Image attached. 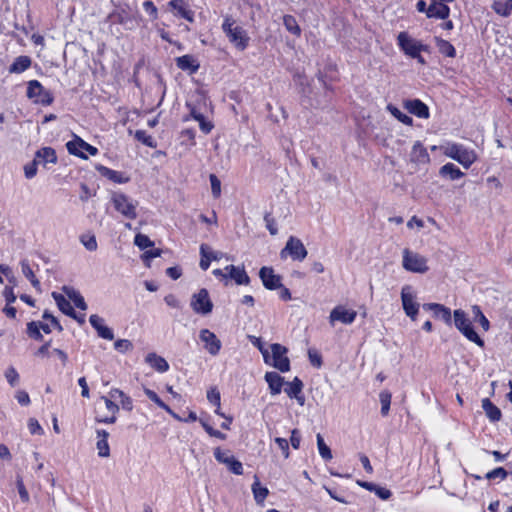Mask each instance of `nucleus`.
Instances as JSON below:
<instances>
[{
    "label": "nucleus",
    "mask_w": 512,
    "mask_h": 512,
    "mask_svg": "<svg viewBox=\"0 0 512 512\" xmlns=\"http://www.w3.org/2000/svg\"><path fill=\"white\" fill-rule=\"evenodd\" d=\"M112 399L113 398H111L110 396L109 397H106V396L101 397V400L104 401V404H105L108 412H110L111 414H117V412L119 411V406L116 403H114L112 401Z\"/></svg>",
    "instance_id": "338daca9"
},
{
    "label": "nucleus",
    "mask_w": 512,
    "mask_h": 512,
    "mask_svg": "<svg viewBox=\"0 0 512 512\" xmlns=\"http://www.w3.org/2000/svg\"><path fill=\"white\" fill-rule=\"evenodd\" d=\"M212 195L214 198H218L221 195V182L215 174H210L209 176Z\"/></svg>",
    "instance_id": "5fc2aeb1"
},
{
    "label": "nucleus",
    "mask_w": 512,
    "mask_h": 512,
    "mask_svg": "<svg viewBox=\"0 0 512 512\" xmlns=\"http://www.w3.org/2000/svg\"><path fill=\"white\" fill-rule=\"evenodd\" d=\"M357 316V312L353 309H347L343 305H338L332 309L329 315V323L333 326L335 322L343 324H352Z\"/></svg>",
    "instance_id": "ddd939ff"
},
{
    "label": "nucleus",
    "mask_w": 512,
    "mask_h": 512,
    "mask_svg": "<svg viewBox=\"0 0 512 512\" xmlns=\"http://www.w3.org/2000/svg\"><path fill=\"white\" fill-rule=\"evenodd\" d=\"M80 242L88 251H96L98 248L97 240L93 233L82 234L80 236Z\"/></svg>",
    "instance_id": "c03bdc74"
},
{
    "label": "nucleus",
    "mask_w": 512,
    "mask_h": 512,
    "mask_svg": "<svg viewBox=\"0 0 512 512\" xmlns=\"http://www.w3.org/2000/svg\"><path fill=\"white\" fill-rule=\"evenodd\" d=\"M259 276L265 288L269 290H275L282 287L280 276L276 275L272 268L262 267L260 269Z\"/></svg>",
    "instance_id": "dca6fc26"
},
{
    "label": "nucleus",
    "mask_w": 512,
    "mask_h": 512,
    "mask_svg": "<svg viewBox=\"0 0 512 512\" xmlns=\"http://www.w3.org/2000/svg\"><path fill=\"white\" fill-rule=\"evenodd\" d=\"M493 9L501 16H508L512 10V0H495Z\"/></svg>",
    "instance_id": "37998d69"
},
{
    "label": "nucleus",
    "mask_w": 512,
    "mask_h": 512,
    "mask_svg": "<svg viewBox=\"0 0 512 512\" xmlns=\"http://www.w3.org/2000/svg\"><path fill=\"white\" fill-rule=\"evenodd\" d=\"M439 174L450 180H458L464 176V173L453 163L443 165L439 170Z\"/></svg>",
    "instance_id": "7c9ffc66"
},
{
    "label": "nucleus",
    "mask_w": 512,
    "mask_h": 512,
    "mask_svg": "<svg viewBox=\"0 0 512 512\" xmlns=\"http://www.w3.org/2000/svg\"><path fill=\"white\" fill-rule=\"evenodd\" d=\"M271 352L272 354L270 355V363L268 364L280 370L281 372L289 371L290 361L286 356L287 349L278 343H274L271 345Z\"/></svg>",
    "instance_id": "9d476101"
},
{
    "label": "nucleus",
    "mask_w": 512,
    "mask_h": 512,
    "mask_svg": "<svg viewBox=\"0 0 512 512\" xmlns=\"http://www.w3.org/2000/svg\"><path fill=\"white\" fill-rule=\"evenodd\" d=\"M307 249L302 241L294 236H290L286 242L285 247L281 250V258L289 255L293 260L303 261L307 256Z\"/></svg>",
    "instance_id": "423d86ee"
},
{
    "label": "nucleus",
    "mask_w": 512,
    "mask_h": 512,
    "mask_svg": "<svg viewBox=\"0 0 512 512\" xmlns=\"http://www.w3.org/2000/svg\"><path fill=\"white\" fill-rule=\"evenodd\" d=\"M21 271L23 275L30 281L31 285L38 291L41 290V285L39 280L36 278L28 260L23 259L20 262Z\"/></svg>",
    "instance_id": "72a5a7b5"
},
{
    "label": "nucleus",
    "mask_w": 512,
    "mask_h": 512,
    "mask_svg": "<svg viewBox=\"0 0 512 512\" xmlns=\"http://www.w3.org/2000/svg\"><path fill=\"white\" fill-rule=\"evenodd\" d=\"M66 147L70 154L76 155L83 159H87V156L84 154V151L88 152L92 156L98 153V149L96 147L86 143L80 137H75L74 140L69 141L66 144Z\"/></svg>",
    "instance_id": "4468645a"
},
{
    "label": "nucleus",
    "mask_w": 512,
    "mask_h": 512,
    "mask_svg": "<svg viewBox=\"0 0 512 512\" xmlns=\"http://www.w3.org/2000/svg\"><path fill=\"white\" fill-rule=\"evenodd\" d=\"M134 243L140 249H146L148 247L153 246V242L149 239L148 236L144 234H137L134 239Z\"/></svg>",
    "instance_id": "6e6d98bb"
},
{
    "label": "nucleus",
    "mask_w": 512,
    "mask_h": 512,
    "mask_svg": "<svg viewBox=\"0 0 512 512\" xmlns=\"http://www.w3.org/2000/svg\"><path fill=\"white\" fill-rule=\"evenodd\" d=\"M265 380L269 385L271 394L277 395L281 392L284 379L278 373L267 372L265 374Z\"/></svg>",
    "instance_id": "c85d7f7f"
},
{
    "label": "nucleus",
    "mask_w": 512,
    "mask_h": 512,
    "mask_svg": "<svg viewBox=\"0 0 512 512\" xmlns=\"http://www.w3.org/2000/svg\"><path fill=\"white\" fill-rule=\"evenodd\" d=\"M402 266L405 270L413 273L424 274L429 270L427 259L407 248L403 250Z\"/></svg>",
    "instance_id": "39448f33"
},
{
    "label": "nucleus",
    "mask_w": 512,
    "mask_h": 512,
    "mask_svg": "<svg viewBox=\"0 0 512 512\" xmlns=\"http://www.w3.org/2000/svg\"><path fill=\"white\" fill-rule=\"evenodd\" d=\"M207 399L209 400V402H211L212 404H214L216 407H220V401H221V397H220V392L216 389V388H211L208 392H207Z\"/></svg>",
    "instance_id": "0e129e2a"
},
{
    "label": "nucleus",
    "mask_w": 512,
    "mask_h": 512,
    "mask_svg": "<svg viewBox=\"0 0 512 512\" xmlns=\"http://www.w3.org/2000/svg\"><path fill=\"white\" fill-rule=\"evenodd\" d=\"M176 65L183 71H188L190 74L197 72L200 65L192 55H183L176 58Z\"/></svg>",
    "instance_id": "393cba45"
},
{
    "label": "nucleus",
    "mask_w": 512,
    "mask_h": 512,
    "mask_svg": "<svg viewBox=\"0 0 512 512\" xmlns=\"http://www.w3.org/2000/svg\"><path fill=\"white\" fill-rule=\"evenodd\" d=\"M199 338L204 343L205 350L212 356H216L222 347V343L215 333L209 329H201Z\"/></svg>",
    "instance_id": "2eb2a0df"
},
{
    "label": "nucleus",
    "mask_w": 512,
    "mask_h": 512,
    "mask_svg": "<svg viewBox=\"0 0 512 512\" xmlns=\"http://www.w3.org/2000/svg\"><path fill=\"white\" fill-rule=\"evenodd\" d=\"M5 377L11 386H16L19 381V374L15 368L9 367L5 372Z\"/></svg>",
    "instance_id": "bf43d9fd"
},
{
    "label": "nucleus",
    "mask_w": 512,
    "mask_h": 512,
    "mask_svg": "<svg viewBox=\"0 0 512 512\" xmlns=\"http://www.w3.org/2000/svg\"><path fill=\"white\" fill-rule=\"evenodd\" d=\"M109 18L118 24L124 25L129 29L133 28V20L125 13L124 10L114 12L109 15Z\"/></svg>",
    "instance_id": "79ce46f5"
},
{
    "label": "nucleus",
    "mask_w": 512,
    "mask_h": 512,
    "mask_svg": "<svg viewBox=\"0 0 512 512\" xmlns=\"http://www.w3.org/2000/svg\"><path fill=\"white\" fill-rule=\"evenodd\" d=\"M283 24L290 33L296 36H299L301 34V29L293 16L285 15L283 17Z\"/></svg>",
    "instance_id": "49530a36"
},
{
    "label": "nucleus",
    "mask_w": 512,
    "mask_h": 512,
    "mask_svg": "<svg viewBox=\"0 0 512 512\" xmlns=\"http://www.w3.org/2000/svg\"><path fill=\"white\" fill-rule=\"evenodd\" d=\"M303 389V383L298 378L295 377L292 382L288 383L287 387L285 388V392L290 398H295L297 402L302 406L305 402V397L302 394Z\"/></svg>",
    "instance_id": "4be33fe9"
},
{
    "label": "nucleus",
    "mask_w": 512,
    "mask_h": 512,
    "mask_svg": "<svg viewBox=\"0 0 512 512\" xmlns=\"http://www.w3.org/2000/svg\"><path fill=\"white\" fill-rule=\"evenodd\" d=\"M264 221L266 223V228L269 230L270 234L276 235L278 233V228L275 219L271 217L270 213L265 214Z\"/></svg>",
    "instance_id": "e2e57ef3"
},
{
    "label": "nucleus",
    "mask_w": 512,
    "mask_h": 512,
    "mask_svg": "<svg viewBox=\"0 0 512 512\" xmlns=\"http://www.w3.org/2000/svg\"><path fill=\"white\" fill-rule=\"evenodd\" d=\"M249 339L252 342V344L260 350V352L263 355L265 363H270V354L268 350L264 347L261 339L255 336H249Z\"/></svg>",
    "instance_id": "864d4df0"
},
{
    "label": "nucleus",
    "mask_w": 512,
    "mask_h": 512,
    "mask_svg": "<svg viewBox=\"0 0 512 512\" xmlns=\"http://www.w3.org/2000/svg\"><path fill=\"white\" fill-rule=\"evenodd\" d=\"M507 475H508V473L504 468L498 467V468H495L492 471L488 472L486 474V478L488 480L496 479V478H500L501 480H504L507 477Z\"/></svg>",
    "instance_id": "052dcab7"
},
{
    "label": "nucleus",
    "mask_w": 512,
    "mask_h": 512,
    "mask_svg": "<svg viewBox=\"0 0 512 512\" xmlns=\"http://www.w3.org/2000/svg\"><path fill=\"white\" fill-rule=\"evenodd\" d=\"M435 43H436V46L441 54L448 56V57H455L456 50L450 42H448L442 38L435 37Z\"/></svg>",
    "instance_id": "a19ab883"
},
{
    "label": "nucleus",
    "mask_w": 512,
    "mask_h": 512,
    "mask_svg": "<svg viewBox=\"0 0 512 512\" xmlns=\"http://www.w3.org/2000/svg\"><path fill=\"white\" fill-rule=\"evenodd\" d=\"M398 45L408 56H418L421 51H427V46L412 38L407 32H400L397 37Z\"/></svg>",
    "instance_id": "6e6552de"
},
{
    "label": "nucleus",
    "mask_w": 512,
    "mask_h": 512,
    "mask_svg": "<svg viewBox=\"0 0 512 512\" xmlns=\"http://www.w3.org/2000/svg\"><path fill=\"white\" fill-rule=\"evenodd\" d=\"M169 7L177 11V14L189 22L194 21V13L188 9L186 3L183 0H172L169 2Z\"/></svg>",
    "instance_id": "bb28decb"
},
{
    "label": "nucleus",
    "mask_w": 512,
    "mask_h": 512,
    "mask_svg": "<svg viewBox=\"0 0 512 512\" xmlns=\"http://www.w3.org/2000/svg\"><path fill=\"white\" fill-rule=\"evenodd\" d=\"M16 485H17L18 493L20 495L21 500L24 503L29 502V499H30L29 493H28V491L25 488V485H24L22 477L17 476Z\"/></svg>",
    "instance_id": "4d7b16f0"
},
{
    "label": "nucleus",
    "mask_w": 512,
    "mask_h": 512,
    "mask_svg": "<svg viewBox=\"0 0 512 512\" xmlns=\"http://www.w3.org/2000/svg\"><path fill=\"white\" fill-rule=\"evenodd\" d=\"M410 162L416 166L426 165L430 162V156L426 148L419 141L415 142L412 147Z\"/></svg>",
    "instance_id": "f3484780"
},
{
    "label": "nucleus",
    "mask_w": 512,
    "mask_h": 512,
    "mask_svg": "<svg viewBox=\"0 0 512 512\" xmlns=\"http://www.w3.org/2000/svg\"><path fill=\"white\" fill-rule=\"evenodd\" d=\"M225 271H227L228 279L234 280L238 285H247L250 282L244 267L228 265L225 267Z\"/></svg>",
    "instance_id": "412c9836"
},
{
    "label": "nucleus",
    "mask_w": 512,
    "mask_h": 512,
    "mask_svg": "<svg viewBox=\"0 0 512 512\" xmlns=\"http://www.w3.org/2000/svg\"><path fill=\"white\" fill-rule=\"evenodd\" d=\"M472 312L474 315L475 320H478L480 325L485 331H488L490 328V323L488 319L485 317V315L482 313L480 307L478 305H474L472 307Z\"/></svg>",
    "instance_id": "8fccbe9b"
},
{
    "label": "nucleus",
    "mask_w": 512,
    "mask_h": 512,
    "mask_svg": "<svg viewBox=\"0 0 512 512\" xmlns=\"http://www.w3.org/2000/svg\"><path fill=\"white\" fill-rule=\"evenodd\" d=\"M111 398H120L121 406L124 410L131 411L133 409V401L122 390L114 388L109 392Z\"/></svg>",
    "instance_id": "ea45409f"
},
{
    "label": "nucleus",
    "mask_w": 512,
    "mask_h": 512,
    "mask_svg": "<svg viewBox=\"0 0 512 512\" xmlns=\"http://www.w3.org/2000/svg\"><path fill=\"white\" fill-rule=\"evenodd\" d=\"M440 150L446 157L457 161L465 169L470 168L478 159V155L474 149H470L456 142H446L440 146Z\"/></svg>",
    "instance_id": "f257e3e1"
},
{
    "label": "nucleus",
    "mask_w": 512,
    "mask_h": 512,
    "mask_svg": "<svg viewBox=\"0 0 512 512\" xmlns=\"http://www.w3.org/2000/svg\"><path fill=\"white\" fill-rule=\"evenodd\" d=\"M401 300H402V306H403V310L405 311V314L412 321H415L420 305H419V303H417L416 295L414 294L413 289L410 285H405L402 287Z\"/></svg>",
    "instance_id": "1a4fd4ad"
},
{
    "label": "nucleus",
    "mask_w": 512,
    "mask_h": 512,
    "mask_svg": "<svg viewBox=\"0 0 512 512\" xmlns=\"http://www.w3.org/2000/svg\"><path fill=\"white\" fill-rule=\"evenodd\" d=\"M52 297L54 298L60 311H62L64 314L68 316H74V309L71 306L69 300H67L63 295L57 292H53Z\"/></svg>",
    "instance_id": "c9c22d12"
},
{
    "label": "nucleus",
    "mask_w": 512,
    "mask_h": 512,
    "mask_svg": "<svg viewBox=\"0 0 512 512\" xmlns=\"http://www.w3.org/2000/svg\"><path fill=\"white\" fill-rule=\"evenodd\" d=\"M190 305L195 313L201 315H208L213 309L209 292L205 288L200 289L198 293L192 295Z\"/></svg>",
    "instance_id": "0eeeda50"
},
{
    "label": "nucleus",
    "mask_w": 512,
    "mask_h": 512,
    "mask_svg": "<svg viewBox=\"0 0 512 512\" xmlns=\"http://www.w3.org/2000/svg\"><path fill=\"white\" fill-rule=\"evenodd\" d=\"M214 457L218 462L226 465L232 473L236 475L243 474L242 463L230 454L229 451H223L221 448L217 447L214 449Z\"/></svg>",
    "instance_id": "f8f14e48"
},
{
    "label": "nucleus",
    "mask_w": 512,
    "mask_h": 512,
    "mask_svg": "<svg viewBox=\"0 0 512 512\" xmlns=\"http://www.w3.org/2000/svg\"><path fill=\"white\" fill-rule=\"evenodd\" d=\"M308 357H309V361L310 363L314 366V367H321L322 365V357L321 355L318 353L317 350L315 349H309L308 350Z\"/></svg>",
    "instance_id": "680f3d73"
},
{
    "label": "nucleus",
    "mask_w": 512,
    "mask_h": 512,
    "mask_svg": "<svg viewBox=\"0 0 512 512\" xmlns=\"http://www.w3.org/2000/svg\"><path fill=\"white\" fill-rule=\"evenodd\" d=\"M223 32L229 41L238 49L245 50L249 43V36L246 30L237 25L231 17H226L222 24Z\"/></svg>",
    "instance_id": "f03ea898"
},
{
    "label": "nucleus",
    "mask_w": 512,
    "mask_h": 512,
    "mask_svg": "<svg viewBox=\"0 0 512 512\" xmlns=\"http://www.w3.org/2000/svg\"><path fill=\"white\" fill-rule=\"evenodd\" d=\"M422 307L424 310L432 311L435 317L441 318L447 324L451 323V311L444 305L437 303H426Z\"/></svg>",
    "instance_id": "5701e85b"
},
{
    "label": "nucleus",
    "mask_w": 512,
    "mask_h": 512,
    "mask_svg": "<svg viewBox=\"0 0 512 512\" xmlns=\"http://www.w3.org/2000/svg\"><path fill=\"white\" fill-rule=\"evenodd\" d=\"M450 9L443 3H431L427 8V17L446 19L449 16Z\"/></svg>",
    "instance_id": "cd10ccee"
},
{
    "label": "nucleus",
    "mask_w": 512,
    "mask_h": 512,
    "mask_svg": "<svg viewBox=\"0 0 512 512\" xmlns=\"http://www.w3.org/2000/svg\"><path fill=\"white\" fill-rule=\"evenodd\" d=\"M143 8L147 13H149L153 20H156L158 17V10L154 3L150 0H147L143 3Z\"/></svg>",
    "instance_id": "774afa93"
},
{
    "label": "nucleus",
    "mask_w": 512,
    "mask_h": 512,
    "mask_svg": "<svg viewBox=\"0 0 512 512\" xmlns=\"http://www.w3.org/2000/svg\"><path fill=\"white\" fill-rule=\"evenodd\" d=\"M114 348L121 353H125L127 351L132 350L133 345H132L131 341H129L127 339H119V340L115 341Z\"/></svg>",
    "instance_id": "13d9d810"
},
{
    "label": "nucleus",
    "mask_w": 512,
    "mask_h": 512,
    "mask_svg": "<svg viewBox=\"0 0 512 512\" xmlns=\"http://www.w3.org/2000/svg\"><path fill=\"white\" fill-rule=\"evenodd\" d=\"M387 110L396 118L398 119L400 122H402L403 124L405 125H412L413 123V120L410 116H408L407 114L403 113L399 108L389 104L387 106Z\"/></svg>",
    "instance_id": "a18cd8bd"
},
{
    "label": "nucleus",
    "mask_w": 512,
    "mask_h": 512,
    "mask_svg": "<svg viewBox=\"0 0 512 512\" xmlns=\"http://www.w3.org/2000/svg\"><path fill=\"white\" fill-rule=\"evenodd\" d=\"M31 66V59L28 56L17 57L9 67L10 73H22Z\"/></svg>",
    "instance_id": "e433bc0d"
},
{
    "label": "nucleus",
    "mask_w": 512,
    "mask_h": 512,
    "mask_svg": "<svg viewBox=\"0 0 512 512\" xmlns=\"http://www.w3.org/2000/svg\"><path fill=\"white\" fill-rule=\"evenodd\" d=\"M41 326L40 321H32L27 324V333L31 338H34L36 340H41L43 338L42 334L40 333Z\"/></svg>",
    "instance_id": "3c124183"
},
{
    "label": "nucleus",
    "mask_w": 512,
    "mask_h": 512,
    "mask_svg": "<svg viewBox=\"0 0 512 512\" xmlns=\"http://www.w3.org/2000/svg\"><path fill=\"white\" fill-rule=\"evenodd\" d=\"M145 361L158 372L163 373L169 369L168 362L163 357L158 356L155 353H149L146 356Z\"/></svg>",
    "instance_id": "c756f323"
},
{
    "label": "nucleus",
    "mask_w": 512,
    "mask_h": 512,
    "mask_svg": "<svg viewBox=\"0 0 512 512\" xmlns=\"http://www.w3.org/2000/svg\"><path fill=\"white\" fill-rule=\"evenodd\" d=\"M97 170L100 172V174L109 180L115 182V183H126L128 182V178L124 177V175L121 172L112 170L110 168L99 166Z\"/></svg>",
    "instance_id": "f704fd0d"
},
{
    "label": "nucleus",
    "mask_w": 512,
    "mask_h": 512,
    "mask_svg": "<svg viewBox=\"0 0 512 512\" xmlns=\"http://www.w3.org/2000/svg\"><path fill=\"white\" fill-rule=\"evenodd\" d=\"M97 443L96 448L98 450V456L101 458H107L110 456V447L108 444L109 433L106 430H97Z\"/></svg>",
    "instance_id": "b1692460"
},
{
    "label": "nucleus",
    "mask_w": 512,
    "mask_h": 512,
    "mask_svg": "<svg viewBox=\"0 0 512 512\" xmlns=\"http://www.w3.org/2000/svg\"><path fill=\"white\" fill-rule=\"evenodd\" d=\"M254 479V483L251 487L252 493L256 503L262 505L269 494V490L266 487H262L260 485V481L257 476H254Z\"/></svg>",
    "instance_id": "473e14b6"
},
{
    "label": "nucleus",
    "mask_w": 512,
    "mask_h": 512,
    "mask_svg": "<svg viewBox=\"0 0 512 512\" xmlns=\"http://www.w3.org/2000/svg\"><path fill=\"white\" fill-rule=\"evenodd\" d=\"M63 291L66 293V295L69 297V299L74 302V304L77 308H79L81 310L87 309V304H86L84 298L82 297V295L78 291H76L73 288L66 287V286L63 287Z\"/></svg>",
    "instance_id": "58836bf2"
},
{
    "label": "nucleus",
    "mask_w": 512,
    "mask_h": 512,
    "mask_svg": "<svg viewBox=\"0 0 512 512\" xmlns=\"http://www.w3.org/2000/svg\"><path fill=\"white\" fill-rule=\"evenodd\" d=\"M482 408L491 421L496 422L501 419L502 413L500 409L495 406L488 398L482 400Z\"/></svg>",
    "instance_id": "2f4dec72"
},
{
    "label": "nucleus",
    "mask_w": 512,
    "mask_h": 512,
    "mask_svg": "<svg viewBox=\"0 0 512 512\" xmlns=\"http://www.w3.org/2000/svg\"><path fill=\"white\" fill-rule=\"evenodd\" d=\"M111 201L114 208L125 218L133 220L137 217V201L120 192L113 193Z\"/></svg>",
    "instance_id": "20e7f679"
},
{
    "label": "nucleus",
    "mask_w": 512,
    "mask_h": 512,
    "mask_svg": "<svg viewBox=\"0 0 512 512\" xmlns=\"http://www.w3.org/2000/svg\"><path fill=\"white\" fill-rule=\"evenodd\" d=\"M454 324L456 328L469 340L480 347L484 346V341L479 337L471 325V321L467 318L463 310L454 311Z\"/></svg>",
    "instance_id": "7ed1b4c3"
},
{
    "label": "nucleus",
    "mask_w": 512,
    "mask_h": 512,
    "mask_svg": "<svg viewBox=\"0 0 512 512\" xmlns=\"http://www.w3.org/2000/svg\"><path fill=\"white\" fill-rule=\"evenodd\" d=\"M89 322L92 325V327L97 331L99 337L107 340H113V331L109 327L104 325L103 318L96 314H93L90 316Z\"/></svg>",
    "instance_id": "6ab92c4d"
},
{
    "label": "nucleus",
    "mask_w": 512,
    "mask_h": 512,
    "mask_svg": "<svg viewBox=\"0 0 512 512\" xmlns=\"http://www.w3.org/2000/svg\"><path fill=\"white\" fill-rule=\"evenodd\" d=\"M404 107L419 118L427 119L429 117L428 106L419 99L406 100Z\"/></svg>",
    "instance_id": "aec40b11"
},
{
    "label": "nucleus",
    "mask_w": 512,
    "mask_h": 512,
    "mask_svg": "<svg viewBox=\"0 0 512 512\" xmlns=\"http://www.w3.org/2000/svg\"><path fill=\"white\" fill-rule=\"evenodd\" d=\"M391 393L387 390H384L380 393L379 399L381 403V414L383 416L388 415L390 410V404H391Z\"/></svg>",
    "instance_id": "de8ad7c7"
},
{
    "label": "nucleus",
    "mask_w": 512,
    "mask_h": 512,
    "mask_svg": "<svg viewBox=\"0 0 512 512\" xmlns=\"http://www.w3.org/2000/svg\"><path fill=\"white\" fill-rule=\"evenodd\" d=\"M135 138L143 143L144 145L154 148L156 147V143L152 136L148 135L144 130H137L135 132Z\"/></svg>",
    "instance_id": "603ef678"
},
{
    "label": "nucleus",
    "mask_w": 512,
    "mask_h": 512,
    "mask_svg": "<svg viewBox=\"0 0 512 512\" xmlns=\"http://www.w3.org/2000/svg\"><path fill=\"white\" fill-rule=\"evenodd\" d=\"M27 96L33 99L34 102L43 105H50L53 102L51 93L37 80H32L28 83Z\"/></svg>",
    "instance_id": "9b49d317"
},
{
    "label": "nucleus",
    "mask_w": 512,
    "mask_h": 512,
    "mask_svg": "<svg viewBox=\"0 0 512 512\" xmlns=\"http://www.w3.org/2000/svg\"><path fill=\"white\" fill-rule=\"evenodd\" d=\"M316 438H317V446H318L319 454L321 455V457L324 460H331L332 459L331 450L324 442V439L321 436V434H317Z\"/></svg>",
    "instance_id": "09e8293b"
},
{
    "label": "nucleus",
    "mask_w": 512,
    "mask_h": 512,
    "mask_svg": "<svg viewBox=\"0 0 512 512\" xmlns=\"http://www.w3.org/2000/svg\"><path fill=\"white\" fill-rule=\"evenodd\" d=\"M201 260L199 266L202 270H207L211 261L222 259L225 255L219 251H212L209 246L202 244L200 246Z\"/></svg>",
    "instance_id": "a211bd4d"
},
{
    "label": "nucleus",
    "mask_w": 512,
    "mask_h": 512,
    "mask_svg": "<svg viewBox=\"0 0 512 512\" xmlns=\"http://www.w3.org/2000/svg\"><path fill=\"white\" fill-rule=\"evenodd\" d=\"M36 162L39 165L46 166L49 163L55 164L57 162L56 152L51 147H44L38 150L35 154Z\"/></svg>",
    "instance_id": "a878e982"
},
{
    "label": "nucleus",
    "mask_w": 512,
    "mask_h": 512,
    "mask_svg": "<svg viewBox=\"0 0 512 512\" xmlns=\"http://www.w3.org/2000/svg\"><path fill=\"white\" fill-rule=\"evenodd\" d=\"M144 393L146 394V396L151 400L153 401L156 405H158L160 408L164 409L166 412H168L173 418H175L176 420H179L181 421L182 419L175 413L173 412L169 406H167L159 397L158 395L153 391V390H150L148 388H145L144 389Z\"/></svg>",
    "instance_id": "4c0bfd02"
},
{
    "label": "nucleus",
    "mask_w": 512,
    "mask_h": 512,
    "mask_svg": "<svg viewBox=\"0 0 512 512\" xmlns=\"http://www.w3.org/2000/svg\"><path fill=\"white\" fill-rule=\"evenodd\" d=\"M37 165H39V164H38V162H36V159H34L31 163L26 164L24 166V173H25L26 178L31 179L36 175Z\"/></svg>",
    "instance_id": "69168bd1"
}]
</instances>
